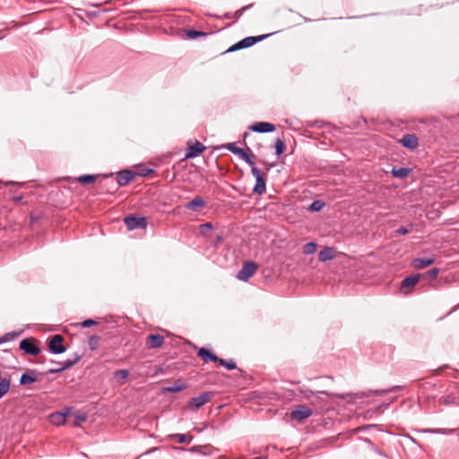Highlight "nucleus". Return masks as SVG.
I'll return each mask as SVG.
<instances>
[{
  "label": "nucleus",
  "mask_w": 459,
  "mask_h": 459,
  "mask_svg": "<svg viewBox=\"0 0 459 459\" xmlns=\"http://www.w3.org/2000/svg\"><path fill=\"white\" fill-rule=\"evenodd\" d=\"M251 167V173L255 178V185L253 188V192L257 195H263L266 191L264 174L255 165Z\"/></svg>",
  "instance_id": "nucleus-1"
},
{
  "label": "nucleus",
  "mask_w": 459,
  "mask_h": 459,
  "mask_svg": "<svg viewBox=\"0 0 459 459\" xmlns=\"http://www.w3.org/2000/svg\"><path fill=\"white\" fill-rule=\"evenodd\" d=\"M267 37H268V35H260V36H256V37H247V38L241 39L240 41H238V43L234 44L233 46H231L227 50V52H233V51H237L239 49L252 47L255 43L262 41L263 39H264Z\"/></svg>",
  "instance_id": "nucleus-2"
},
{
  "label": "nucleus",
  "mask_w": 459,
  "mask_h": 459,
  "mask_svg": "<svg viewBox=\"0 0 459 459\" xmlns=\"http://www.w3.org/2000/svg\"><path fill=\"white\" fill-rule=\"evenodd\" d=\"M257 268L258 265L255 262H245L241 270L238 273L237 278L240 281H247L255 273Z\"/></svg>",
  "instance_id": "nucleus-3"
},
{
  "label": "nucleus",
  "mask_w": 459,
  "mask_h": 459,
  "mask_svg": "<svg viewBox=\"0 0 459 459\" xmlns=\"http://www.w3.org/2000/svg\"><path fill=\"white\" fill-rule=\"evenodd\" d=\"M226 148L230 152L238 155V157L241 158L243 160H245L248 165H250V166L255 165V160H254L255 156L252 152L248 153L245 150L236 146L235 143H228ZM248 152H251L250 149H248Z\"/></svg>",
  "instance_id": "nucleus-4"
},
{
  "label": "nucleus",
  "mask_w": 459,
  "mask_h": 459,
  "mask_svg": "<svg viewBox=\"0 0 459 459\" xmlns=\"http://www.w3.org/2000/svg\"><path fill=\"white\" fill-rule=\"evenodd\" d=\"M124 223L129 230L145 229L147 227V220L145 217L127 216L125 217Z\"/></svg>",
  "instance_id": "nucleus-5"
},
{
  "label": "nucleus",
  "mask_w": 459,
  "mask_h": 459,
  "mask_svg": "<svg viewBox=\"0 0 459 459\" xmlns=\"http://www.w3.org/2000/svg\"><path fill=\"white\" fill-rule=\"evenodd\" d=\"M206 150V147L199 141L188 142L185 159H193L199 156Z\"/></svg>",
  "instance_id": "nucleus-6"
},
{
  "label": "nucleus",
  "mask_w": 459,
  "mask_h": 459,
  "mask_svg": "<svg viewBox=\"0 0 459 459\" xmlns=\"http://www.w3.org/2000/svg\"><path fill=\"white\" fill-rule=\"evenodd\" d=\"M212 397L211 392H204L199 396L193 397L188 402V406L191 410L196 411L205 403H209Z\"/></svg>",
  "instance_id": "nucleus-7"
},
{
  "label": "nucleus",
  "mask_w": 459,
  "mask_h": 459,
  "mask_svg": "<svg viewBox=\"0 0 459 459\" xmlns=\"http://www.w3.org/2000/svg\"><path fill=\"white\" fill-rule=\"evenodd\" d=\"M421 274H412L405 277L401 283V290L404 294H409L411 292L412 289L419 282Z\"/></svg>",
  "instance_id": "nucleus-8"
},
{
  "label": "nucleus",
  "mask_w": 459,
  "mask_h": 459,
  "mask_svg": "<svg viewBox=\"0 0 459 459\" xmlns=\"http://www.w3.org/2000/svg\"><path fill=\"white\" fill-rule=\"evenodd\" d=\"M312 410L307 406L300 405L291 411V419L297 421H302L312 415Z\"/></svg>",
  "instance_id": "nucleus-9"
},
{
  "label": "nucleus",
  "mask_w": 459,
  "mask_h": 459,
  "mask_svg": "<svg viewBox=\"0 0 459 459\" xmlns=\"http://www.w3.org/2000/svg\"><path fill=\"white\" fill-rule=\"evenodd\" d=\"M249 128L256 133H271L275 130V126L269 122H257Z\"/></svg>",
  "instance_id": "nucleus-10"
},
{
  "label": "nucleus",
  "mask_w": 459,
  "mask_h": 459,
  "mask_svg": "<svg viewBox=\"0 0 459 459\" xmlns=\"http://www.w3.org/2000/svg\"><path fill=\"white\" fill-rule=\"evenodd\" d=\"M435 263V259L432 257H418L414 258L411 262L413 268L417 270L424 269Z\"/></svg>",
  "instance_id": "nucleus-11"
},
{
  "label": "nucleus",
  "mask_w": 459,
  "mask_h": 459,
  "mask_svg": "<svg viewBox=\"0 0 459 459\" xmlns=\"http://www.w3.org/2000/svg\"><path fill=\"white\" fill-rule=\"evenodd\" d=\"M400 143L406 148L411 150L416 149L419 145L418 138L414 134H405L400 140Z\"/></svg>",
  "instance_id": "nucleus-12"
},
{
  "label": "nucleus",
  "mask_w": 459,
  "mask_h": 459,
  "mask_svg": "<svg viewBox=\"0 0 459 459\" xmlns=\"http://www.w3.org/2000/svg\"><path fill=\"white\" fill-rule=\"evenodd\" d=\"M336 250L334 247H325L318 254V259L320 262H326L335 257Z\"/></svg>",
  "instance_id": "nucleus-13"
},
{
  "label": "nucleus",
  "mask_w": 459,
  "mask_h": 459,
  "mask_svg": "<svg viewBox=\"0 0 459 459\" xmlns=\"http://www.w3.org/2000/svg\"><path fill=\"white\" fill-rule=\"evenodd\" d=\"M134 174L130 170L121 171L117 176V185L124 186L127 185L133 178Z\"/></svg>",
  "instance_id": "nucleus-14"
},
{
  "label": "nucleus",
  "mask_w": 459,
  "mask_h": 459,
  "mask_svg": "<svg viewBox=\"0 0 459 459\" xmlns=\"http://www.w3.org/2000/svg\"><path fill=\"white\" fill-rule=\"evenodd\" d=\"M206 204L205 200L202 196H195L189 203L186 204V209L190 211H197L200 208H204Z\"/></svg>",
  "instance_id": "nucleus-15"
},
{
  "label": "nucleus",
  "mask_w": 459,
  "mask_h": 459,
  "mask_svg": "<svg viewBox=\"0 0 459 459\" xmlns=\"http://www.w3.org/2000/svg\"><path fill=\"white\" fill-rule=\"evenodd\" d=\"M37 380H38L37 373L35 371H29V372L23 373L21 376L20 384L21 385H28V384L34 383Z\"/></svg>",
  "instance_id": "nucleus-16"
},
{
  "label": "nucleus",
  "mask_w": 459,
  "mask_h": 459,
  "mask_svg": "<svg viewBox=\"0 0 459 459\" xmlns=\"http://www.w3.org/2000/svg\"><path fill=\"white\" fill-rule=\"evenodd\" d=\"M186 388V384L181 380H178L172 385L164 387L165 393H178Z\"/></svg>",
  "instance_id": "nucleus-17"
},
{
  "label": "nucleus",
  "mask_w": 459,
  "mask_h": 459,
  "mask_svg": "<svg viewBox=\"0 0 459 459\" xmlns=\"http://www.w3.org/2000/svg\"><path fill=\"white\" fill-rule=\"evenodd\" d=\"M198 356L201 359H203L204 361L211 360V361L217 362L219 360V358L214 353L211 352L210 351H208L204 348H201L198 351Z\"/></svg>",
  "instance_id": "nucleus-18"
},
{
  "label": "nucleus",
  "mask_w": 459,
  "mask_h": 459,
  "mask_svg": "<svg viewBox=\"0 0 459 459\" xmlns=\"http://www.w3.org/2000/svg\"><path fill=\"white\" fill-rule=\"evenodd\" d=\"M80 358H81L80 354L74 353L72 358L59 362L61 365V368H58L57 370H64V369L69 368L70 367L74 365L80 359Z\"/></svg>",
  "instance_id": "nucleus-19"
},
{
  "label": "nucleus",
  "mask_w": 459,
  "mask_h": 459,
  "mask_svg": "<svg viewBox=\"0 0 459 459\" xmlns=\"http://www.w3.org/2000/svg\"><path fill=\"white\" fill-rule=\"evenodd\" d=\"M22 333V331H14L11 333H7L4 334L2 337H0V344L13 342L15 339L20 336Z\"/></svg>",
  "instance_id": "nucleus-20"
},
{
  "label": "nucleus",
  "mask_w": 459,
  "mask_h": 459,
  "mask_svg": "<svg viewBox=\"0 0 459 459\" xmlns=\"http://www.w3.org/2000/svg\"><path fill=\"white\" fill-rule=\"evenodd\" d=\"M66 418V414L63 412H56L51 414L50 420L55 425H62L65 423Z\"/></svg>",
  "instance_id": "nucleus-21"
},
{
  "label": "nucleus",
  "mask_w": 459,
  "mask_h": 459,
  "mask_svg": "<svg viewBox=\"0 0 459 459\" xmlns=\"http://www.w3.org/2000/svg\"><path fill=\"white\" fill-rule=\"evenodd\" d=\"M411 169L408 168H396L394 167L392 169V174L395 178H403L409 175Z\"/></svg>",
  "instance_id": "nucleus-22"
},
{
  "label": "nucleus",
  "mask_w": 459,
  "mask_h": 459,
  "mask_svg": "<svg viewBox=\"0 0 459 459\" xmlns=\"http://www.w3.org/2000/svg\"><path fill=\"white\" fill-rule=\"evenodd\" d=\"M164 337L160 334H150L146 338V344H163Z\"/></svg>",
  "instance_id": "nucleus-23"
},
{
  "label": "nucleus",
  "mask_w": 459,
  "mask_h": 459,
  "mask_svg": "<svg viewBox=\"0 0 459 459\" xmlns=\"http://www.w3.org/2000/svg\"><path fill=\"white\" fill-rule=\"evenodd\" d=\"M10 389V381L0 377V399L7 394Z\"/></svg>",
  "instance_id": "nucleus-24"
},
{
  "label": "nucleus",
  "mask_w": 459,
  "mask_h": 459,
  "mask_svg": "<svg viewBox=\"0 0 459 459\" xmlns=\"http://www.w3.org/2000/svg\"><path fill=\"white\" fill-rule=\"evenodd\" d=\"M21 350L24 351L26 354L36 356L38 355L41 349L40 346H19Z\"/></svg>",
  "instance_id": "nucleus-25"
},
{
  "label": "nucleus",
  "mask_w": 459,
  "mask_h": 459,
  "mask_svg": "<svg viewBox=\"0 0 459 459\" xmlns=\"http://www.w3.org/2000/svg\"><path fill=\"white\" fill-rule=\"evenodd\" d=\"M217 362H219V364L221 366L224 367L228 370H232V369L237 368V365L233 359L227 360V359L219 358V360Z\"/></svg>",
  "instance_id": "nucleus-26"
},
{
  "label": "nucleus",
  "mask_w": 459,
  "mask_h": 459,
  "mask_svg": "<svg viewBox=\"0 0 459 459\" xmlns=\"http://www.w3.org/2000/svg\"><path fill=\"white\" fill-rule=\"evenodd\" d=\"M128 376L129 372L126 369H120L115 372V377L120 384H123Z\"/></svg>",
  "instance_id": "nucleus-27"
},
{
  "label": "nucleus",
  "mask_w": 459,
  "mask_h": 459,
  "mask_svg": "<svg viewBox=\"0 0 459 459\" xmlns=\"http://www.w3.org/2000/svg\"><path fill=\"white\" fill-rule=\"evenodd\" d=\"M171 438H176L179 444H188L192 440V437L186 434H174L171 435Z\"/></svg>",
  "instance_id": "nucleus-28"
},
{
  "label": "nucleus",
  "mask_w": 459,
  "mask_h": 459,
  "mask_svg": "<svg viewBox=\"0 0 459 459\" xmlns=\"http://www.w3.org/2000/svg\"><path fill=\"white\" fill-rule=\"evenodd\" d=\"M247 8H248V6H244L241 9L236 11L235 13H226L224 14V17L227 18V19L234 18L235 21H237V20H238L241 17V15L243 14L244 11L246 9H247Z\"/></svg>",
  "instance_id": "nucleus-29"
},
{
  "label": "nucleus",
  "mask_w": 459,
  "mask_h": 459,
  "mask_svg": "<svg viewBox=\"0 0 459 459\" xmlns=\"http://www.w3.org/2000/svg\"><path fill=\"white\" fill-rule=\"evenodd\" d=\"M274 147H275V153L278 156H280L285 151V143L281 139L278 138L275 141Z\"/></svg>",
  "instance_id": "nucleus-30"
},
{
  "label": "nucleus",
  "mask_w": 459,
  "mask_h": 459,
  "mask_svg": "<svg viewBox=\"0 0 459 459\" xmlns=\"http://www.w3.org/2000/svg\"><path fill=\"white\" fill-rule=\"evenodd\" d=\"M316 251V244L315 242H309L303 246V253L305 255H312Z\"/></svg>",
  "instance_id": "nucleus-31"
},
{
  "label": "nucleus",
  "mask_w": 459,
  "mask_h": 459,
  "mask_svg": "<svg viewBox=\"0 0 459 459\" xmlns=\"http://www.w3.org/2000/svg\"><path fill=\"white\" fill-rule=\"evenodd\" d=\"M213 229V225L211 222H206L199 226V233L202 236H207V232Z\"/></svg>",
  "instance_id": "nucleus-32"
},
{
  "label": "nucleus",
  "mask_w": 459,
  "mask_h": 459,
  "mask_svg": "<svg viewBox=\"0 0 459 459\" xmlns=\"http://www.w3.org/2000/svg\"><path fill=\"white\" fill-rule=\"evenodd\" d=\"M96 177L93 175H82L77 180L82 184H91L95 181Z\"/></svg>",
  "instance_id": "nucleus-33"
},
{
  "label": "nucleus",
  "mask_w": 459,
  "mask_h": 459,
  "mask_svg": "<svg viewBox=\"0 0 459 459\" xmlns=\"http://www.w3.org/2000/svg\"><path fill=\"white\" fill-rule=\"evenodd\" d=\"M64 342V337L61 334H55L47 340L46 344H61Z\"/></svg>",
  "instance_id": "nucleus-34"
},
{
  "label": "nucleus",
  "mask_w": 459,
  "mask_h": 459,
  "mask_svg": "<svg viewBox=\"0 0 459 459\" xmlns=\"http://www.w3.org/2000/svg\"><path fill=\"white\" fill-rule=\"evenodd\" d=\"M186 35L190 39H197L198 37H205L207 35V33L204 32V31L195 30H187Z\"/></svg>",
  "instance_id": "nucleus-35"
},
{
  "label": "nucleus",
  "mask_w": 459,
  "mask_h": 459,
  "mask_svg": "<svg viewBox=\"0 0 459 459\" xmlns=\"http://www.w3.org/2000/svg\"><path fill=\"white\" fill-rule=\"evenodd\" d=\"M324 206H325L324 202H322L320 200H316L310 204L309 211L319 212L323 209Z\"/></svg>",
  "instance_id": "nucleus-36"
},
{
  "label": "nucleus",
  "mask_w": 459,
  "mask_h": 459,
  "mask_svg": "<svg viewBox=\"0 0 459 459\" xmlns=\"http://www.w3.org/2000/svg\"><path fill=\"white\" fill-rule=\"evenodd\" d=\"M53 354H61L66 351V346H48Z\"/></svg>",
  "instance_id": "nucleus-37"
},
{
  "label": "nucleus",
  "mask_w": 459,
  "mask_h": 459,
  "mask_svg": "<svg viewBox=\"0 0 459 459\" xmlns=\"http://www.w3.org/2000/svg\"><path fill=\"white\" fill-rule=\"evenodd\" d=\"M398 389H400V386L399 385H395V386H393L390 389L375 390L374 393L377 394L383 395V394H385L390 393V392H394V391L398 390Z\"/></svg>",
  "instance_id": "nucleus-38"
},
{
  "label": "nucleus",
  "mask_w": 459,
  "mask_h": 459,
  "mask_svg": "<svg viewBox=\"0 0 459 459\" xmlns=\"http://www.w3.org/2000/svg\"><path fill=\"white\" fill-rule=\"evenodd\" d=\"M80 325L82 327H90V326H92V325H99V322H97V321H95L93 319H86V320L82 321Z\"/></svg>",
  "instance_id": "nucleus-39"
},
{
  "label": "nucleus",
  "mask_w": 459,
  "mask_h": 459,
  "mask_svg": "<svg viewBox=\"0 0 459 459\" xmlns=\"http://www.w3.org/2000/svg\"><path fill=\"white\" fill-rule=\"evenodd\" d=\"M438 273H439V269L432 268L429 272H427L426 275H428L429 277H430L432 279H435L437 276Z\"/></svg>",
  "instance_id": "nucleus-40"
},
{
  "label": "nucleus",
  "mask_w": 459,
  "mask_h": 459,
  "mask_svg": "<svg viewBox=\"0 0 459 459\" xmlns=\"http://www.w3.org/2000/svg\"><path fill=\"white\" fill-rule=\"evenodd\" d=\"M19 344H35V339L34 338H25L22 339Z\"/></svg>",
  "instance_id": "nucleus-41"
},
{
  "label": "nucleus",
  "mask_w": 459,
  "mask_h": 459,
  "mask_svg": "<svg viewBox=\"0 0 459 459\" xmlns=\"http://www.w3.org/2000/svg\"><path fill=\"white\" fill-rule=\"evenodd\" d=\"M409 232L408 229L405 228V227H400L398 230H397V233L400 234V235H405Z\"/></svg>",
  "instance_id": "nucleus-42"
},
{
  "label": "nucleus",
  "mask_w": 459,
  "mask_h": 459,
  "mask_svg": "<svg viewBox=\"0 0 459 459\" xmlns=\"http://www.w3.org/2000/svg\"><path fill=\"white\" fill-rule=\"evenodd\" d=\"M100 338L97 335H92L90 338V344H94L95 342H99Z\"/></svg>",
  "instance_id": "nucleus-43"
},
{
  "label": "nucleus",
  "mask_w": 459,
  "mask_h": 459,
  "mask_svg": "<svg viewBox=\"0 0 459 459\" xmlns=\"http://www.w3.org/2000/svg\"><path fill=\"white\" fill-rule=\"evenodd\" d=\"M265 168H266V170H269L271 168H273L274 165L273 164H268V163H264Z\"/></svg>",
  "instance_id": "nucleus-44"
},
{
  "label": "nucleus",
  "mask_w": 459,
  "mask_h": 459,
  "mask_svg": "<svg viewBox=\"0 0 459 459\" xmlns=\"http://www.w3.org/2000/svg\"><path fill=\"white\" fill-rule=\"evenodd\" d=\"M179 340H181V338H180V337H176V338H174L173 340H171V342H175V344H179V342H178V341H179Z\"/></svg>",
  "instance_id": "nucleus-45"
},
{
  "label": "nucleus",
  "mask_w": 459,
  "mask_h": 459,
  "mask_svg": "<svg viewBox=\"0 0 459 459\" xmlns=\"http://www.w3.org/2000/svg\"><path fill=\"white\" fill-rule=\"evenodd\" d=\"M254 459H265V457H264V456H257V457H255Z\"/></svg>",
  "instance_id": "nucleus-46"
},
{
  "label": "nucleus",
  "mask_w": 459,
  "mask_h": 459,
  "mask_svg": "<svg viewBox=\"0 0 459 459\" xmlns=\"http://www.w3.org/2000/svg\"><path fill=\"white\" fill-rule=\"evenodd\" d=\"M21 199H22V197H21V196H20V197H15V200H16V201H19V200H21Z\"/></svg>",
  "instance_id": "nucleus-47"
},
{
  "label": "nucleus",
  "mask_w": 459,
  "mask_h": 459,
  "mask_svg": "<svg viewBox=\"0 0 459 459\" xmlns=\"http://www.w3.org/2000/svg\"><path fill=\"white\" fill-rule=\"evenodd\" d=\"M185 344L190 345L192 343L190 342H186Z\"/></svg>",
  "instance_id": "nucleus-48"
},
{
  "label": "nucleus",
  "mask_w": 459,
  "mask_h": 459,
  "mask_svg": "<svg viewBox=\"0 0 459 459\" xmlns=\"http://www.w3.org/2000/svg\"><path fill=\"white\" fill-rule=\"evenodd\" d=\"M457 184H458V186H459V178H458Z\"/></svg>",
  "instance_id": "nucleus-49"
}]
</instances>
